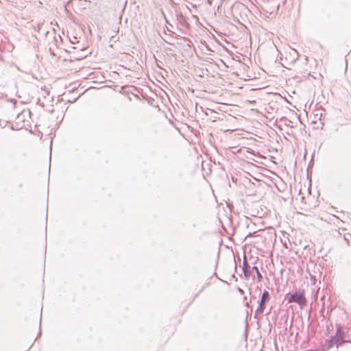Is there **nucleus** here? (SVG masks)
I'll return each instance as SVG.
<instances>
[{"label": "nucleus", "mask_w": 351, "mask_h": 351, "mask_svg": "<svg viewBox=\"0 0 351 351\" xmlns=\"http://www.w3.org/2000/svg\"><path fill=\"white\" fill-rule=\"evenodd\" d=\"M287 301L288 303H297L301 308L306 306L307 302L303 291H295L288 298Z\"/></svg>", "instance_id": "f257e3e1"}, {"label": "nucleus", "mask_w": 351, "mask_h": 351, "mask_svg": "<svg viewBox=\"0 0 351 351\" xmlns=\"http://www.w3.org/2000/svg\"><path fill=\"white\" fill-rule=\"evenodd\" d=\"M243 274H244L245 278H248L251 276H254V273H256L258 281L259 282L261 281V280L263 279V276L260 273V271H259V270H258L257 267H256V266H254V267H250L248 265L247 263L246 262V261H243Z\"/></svg>", "instance_id": "f03ea898"}, {"label": "nucleus", "mask_w": 351, "mask_h": 351, "mask_svg": "<svg viewBox=\"0 0 351 351\" xmlns=\"http://www.w3.org/2000/svg\"><path fill=\"white\" fill-rule=\"evenodd\" d=\"M269 300V293L267 291L265 290L263 293H262L261 300L258 302V306L257 308L255 311V315L254 317H256V316L259 314H262L264 312V310L265 308V303Z\"/></svg>", "instance_id": "7ed1b4c3"}, {"label": "nucleus", "mask_w": 351, "mask_h": 351, "mask_svg": "<svg viewBox=\"0 0 351 351\" xmlns=\"http://www.w3.org/2000/svg\"><path fill=\"white\" fill-rule=\"evenodd\" d=\"M343 343L338 339L335 335L332 336L328 340H326V344L324 345V350H328L331 349L332 347L336 346L337 348L341 346Z\"/></svg>", "instance_id": "20e7f679"}, {"label": "nucleus", "mask_w": 351, "mask_h": 351, "mask_svg": "<svg viewBox=\"0 0 351 351\" xmlns=\"http://www.w3.org/2000/svg\"><path fill=\"white\" fill-rule=\"evenodd\" d=\"M335 335L338 337V339L341 341L342 343L348 342V341L345 339V332L341 330L340 326H338Z\"/></svg>", "instance_id": "39448f33"}, {"label": "nucleus", "mask_w": 351, "mask_h": 351, "mask_svg": "<svg viewBox=\"0 0 351 351\" xmlns=\"http://www.w3.org/2000/svg\"><path fill=\"white\" fill-rule=\"evenodd\" d=\"M25 112L24 111L21 114H19L17 117V119L18 120L23 119V118L25 117Z\"/></svg>", "instance_id": "423d86ee"}, {"label": "nucleus", "mask_w": 351, "mask_h": 351, "mask_svg": "<svg viewBox=\"0 0 351 351\" xmlns=\"http://www.w3.org/2000/svg\"><path fill=\"white\" fill-rule=\"evenodd\" d=\"M292 51L293 53V56L296 57L295 58L296 59H298V52L295 49H292Z\"/></svg>", "instance_id": "0eeeda50"}, {"label": "nucleus", "mask_w": 351, "mask_h": 351, "mask_svg": "<svg viewBox=\"0 0 351 351\" xmlns=\"http://www.w3.org/2000/svg\"><path fill=\"white\" fill-rule=\"evenodd\" d=\"M239 291L240 293H243V291L241 289H239Z\"/></svg>", "instance_id": "6e6552de"}]
</instances>
